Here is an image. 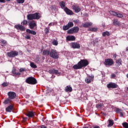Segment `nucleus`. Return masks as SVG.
Listing matches in <instances>:
<instances>
[{
  "mask_svg": "<svg viewBox=\"0 0 128 128\" xmlns=\"http://www.w3.org/2000/svg\"><path fill=\"white\" fill-rule=\"evenodd\" d=\"M88 61L86 60H82L78 64H76L73 66L74 70H80L82 68H86L87 66H88Z\"/></svg>",
  "mask_w": 128,
  "mask_h": 128,
  "instance_id": "1",
  "label": "nucleus"
},
{
  "mask_svg": "<svg viewBox=\"0 0 128 128\" xmlns=\"http://www.w3.org/2000/svg\"><path fill=\"white\" fill-rule=\"evenodd\" d=\"M27 84H36V80L34 77H28L26 80Z\"/></svg>",
  "mask_w": 128,
  "mask_h": 128,
  "instance_id": "2",
  "label": "nucleus"
},
{
  "mask_svg": "<svg viewBox=\"0 0 128 128\" xmlns=\"http://www.w3.org/2000/svg\"><path fill=\"white\" fill-rule=\"evenodd\" d=\"M58 53L56 50H52L50 51V56L51 58H58Z\"/></svg>",
  "mask_w": 128,
  "mask_h": 128,
  "instance_id": "3",
  "label": "nucleus"
},
{
  "mask_svg": "<svg viewBox=\"0 0 128 128\" xmlns=\"http://www.w3.org/2000/svg\"><path fill=\"white\" fill-rule=\"evenodd\" d=\"M18 55V52L17 51H10L7 52V56L9 58H14Z\"/></svg>",
  "mask_w": 128,
  "mask_h": 128,
  "instance_id": "4",
  "label": "nucleus"
},
{
  "mask_svg": "<svg viewBox=\"0 0 128 128\" xmlns=\"http://www.w3.org/2000/svg\"><path fill=\"white\" fill-rule=\"evenodd\" d=\"M104 64L105 66H112L114 64V60L110 58L106 59L104 62Z\"/></svg>",
  "mask_w": 128,
  "mask_h": 128,
  "instance_id": "5",
  "label": "nucleus"
},
{
  "mask_svg": "<svg viewBox=\"0 0 128 128\" xmlns=\"http://www.w3.org/2000/svg\"><path fill=\"white\" fill-rule=\"evenodd\" d=\"M8 96L10 100H14V98H16V94L14 92H9L8 93Z\"/></svg>",
  "mask_w": 128,
  "mask_h": 128,
  "instance_id": "6",
  "label": "nucleus"
},
{
  "mask_svg": "<svg viewBox=\"0 0 128 128\" xmlns=\"http://www.w3.org/2000/svg\"><path fill=\"white\" fill-rule=\"evenodd\" d=\"M72 26H74V23L72 22H68V24L63 26V30H68V28H70Z\"/></svg>",
  "mask_w": 128,
  "mask_h": 128,
  "instance_id": "7",
  "label": "nucleus"
},
{
  "mask_svg": "<svg viewBox=\"0 0 128 128\" xmlns=\"http://www.w3.org/2000/svg\"><path fill=\"white\" fill-rule=\"evenodd\" d=\"M94 76H88L86 79L85 82L86 84H90L92 82H94Z\"/></svg>",
  "mask_w": 128,
  "mask_h": 128,
  "instance_id": "8",
  "label": "nucleus"
},
{
  "mask_svg": "<svg viewBox=\"0 0 128 128\" xmlns=\"http://www.w3.org/2000/svg\"><path fill=\"white\" fill-rule=\"evenodd\" d=\"M107 88H116L118 84L116 83L110 82L107 84Z\"/></svg>",
  "mask_w": 128,
  "mask_h": 128,
  "instance_id": "9",
  "label": "nucleus"
},
{
  "mask_svg": "<svg viewBox=\"0 0 128 128\" xmlns=\"http://www.w3.org/2000/svg\"><path fill=\"white\" fill-rule=\"evenodd\" d=\"M72 9L74 10L75 12H80V10H82L80 9V6L76 5H73L72 6Z\"/></svg>",
  "mask_w": 128,
  "mask_h": 128,
  "instance_id": "10",
  "label": "nucleus"
},
{
  "mask_svg": "<svg viewBox=\"0 0 128 128\" xmlns=\"http://www.w3.org/2000/svg\"><path fill=\"white\" fill-rule=\"evenodd\" d=\"M15 28H16V30H22V32H24V30H26V28L22 25H16Z\"/></svg>",
  "mask_w": 128,
  "mask_h": 128,
  "instance_id": "11",
  "label": "nucleus"
},
{
  "mask_svg": "<svg viewBox=\"0 0 128 128\" xmlns=\"http://www.w3.org/2000/svg\"><path fill=\"white\" fill-rule=\"evenodd\" d=\"M71 46L73 48H80V44H78L77 42L71 43Z\"/></svg>",
  "mask_w": 128,
  "mask_h": 128,
  "instance_id": "12",
  "label": "nucleus"
},
{
  "mask_svg": "<svg viewBox=\"0 0 128 128\" xmlns=\"http://www.w3.org/2000/svg\"><path fill=\"white\" fill-rule=\"evenodd\" d=\"M64 10L65 12H66V14H68L70 16H72V14H74V12H72V10H70L68 8H66L64 9Z\"/></svg>",
  "mask_w": 128,
  "mask_h": 128,
  "instance_id": "13",
  "label": "nucleus"
},
{
  "mask_svg": "<svg viewBox=\"0 0 128 128\" xmlns=\"http://www.w3.org/2000/svg\"><path fill=\"white\" fill-rule=\"evenodd\" d=\"M49 72L50 74H58V76H60V72H58V70L54 69L50 70Z\"/></svg>",
  "mask_w": 128,
  "mask_h": 128,
  "instance_id": "14",
  "label": "nucleus"
},
{
  "mask_svg": "<svg viewBox=\"0 0 128 128\" xmlns=\"http://www.w3.org/2000/svg\"><path fill=\"white\" fill-rule=\"evenodd\" d=\"M36 26V24L34 21H32L29 24V26L31 30H32L34 26Z\"/></svg>",
  "mask_w": 128,
  "mask_h": 128,
  "instance_id": "15",
  "label": "nucleus"
},
{
  "mask_svg": "<svg viewBox=\"0 0 128 128\" xmlns=\"http://www.w3.org/2000/svg\"><path fill=\"white\" fill-rule=\"evenodd\" d=\"M66 40L69 41L76 40V37L74 36H66Z\"/></svg>",
  "mask_w": 128,
  "mask_h": 128,
  "instance_id": "16",
  "label": "nucleus"
},
{
  "mask_svg": "<svg viewBox=\"0 0 128 128\" xmlns=\"http://www.w3.org/2000/svg\"><path fill=\"white\" fill-rule=\"evenodd\" d=\"M33 16H34V20H40V14L38 12L34 14Z\"/></svg>",
  "mask_w": 128,
  "mask_h": 128,
  "instance_id": "17",
  "label": "nucleus"
},
{
  "mask_svg": "<svg viewBox=\"0 0 128 128\" xmlns=\"http://www.w3.org/2000/svg\"><path fill=\"white\" fill-rule=\"evenodd\" d=\"M92 26V22H86L82 24V26L84 28H89V26Z\"/></svg>",
  "mask_w": 128,
  "mask_h": 128,
  "instance_id": "18",
  "label": "nucleus"
},
{
  "mask_svg": "<svg viewBox=\"0 0 128 128\" xmlns=\"http://www.w3.org/2000/svg\"><path fill=\"white\" fill-rule=\"evenodd\" d=\"M65 90L67 92H72V88L70 86H66L65 88Z\"/></svg>",
  "mask_w": 128,
  "mask_h": 128,
  "instance_id": "19",
  "label": "nucleus"
},
{
  "mask_svg": "<svg viewBox=\"0 0 128 128\" xmlns=\"http://www.w3.org/2000/svg\"><path fill=\"white\" fill-rule=\"evenodd\" d=\"M26 32L28 34H33V36H36V32L35 31H34V30H32L30 29H27L26 30Z\"/></svg>",
  "mask_w": 128,
  "mask_h": 128,
  "instance_id": "20",
  "label": "nucleus"
},
{
  "mask_svg": "<svg viewBox=\"0 0 128 128\" xmlns=\"http://www.w3.org/2000/svg\"><path fill=\"white\" fill-rule=\"evenodd\" d=\"M43 56H50V50H44L42 53Z\"/></svg>",
  "mask_w": 128,
  "mask_h": 128,
  "instance_id": "21",
  "label": "nucleus"
},
{
  "mask_svg": "<svg viewBox=\"0 0 128 128\" xmlns=\"http://www.w3.org/2000/svg\"><path fill=\"white\" fill-rule=\"evenodd\" d=\"M12 108H14V107L10 105L6 108V110L8 112H10L12 110Z\"/></svg>",
  "mask_w": 128,
  "mask_h": 128,
  "instance_id": "22",
  "label": "nucleus"
},
{
  "mask_svg": "<svg viewBox=\"0 0 128 128\" xmlns=\"http://www.w3.org/2000/svg\"><path fill=\"white\" fill-rule=\"evenodd\" d=\"M34 114H36L35 112H28L27 116H28V118H32V116H34Z\"/></svg>",
  "mask_w": 128,
  "mask_h": 128,
  "instance_id": "23",
  "label": "nucleus"
},
{
  "mask_svg": "<svg viewBox=\"0 0 128 128\" xmlns=\"http://www.w3.org/2000/svg\"><path fill=\"white\" fill-rule=\"evenodd\" d=\"M60 6H61V8H63L64 10V8H66V2H64V1L60 2Z\"/></svg>",
  "mask_w": 128,
  "mask_h": 128,
  "instance_id": "24",
  "label": "nucleus"
},
{
  "mask_svg": "<svg viewBox=\"0 0 128 128\" xmlns=\"http://www.w3.org/2000/svg\"><path fill=\"white\" fill-rule=\"evenodd\" d=\"M28 20H34V14H29L27 16Z\"/></svg>",
  "mask_w": 128,
  "mask_h": 128,
  "instance_id": "25",
  "label": "nucleus"
},
{
  "mask_svg": "<svg viewBox=\"0 0 128 128\" xmlns=\"http://www.w3.org/2000/svg\"><path fill=\"white\" fill-rule=\"evenodd\" d=\"M122 64V59H118L116 60V66L118 67Z\"/></svg>",
  "mask_w": 128,
  "mask_h": 128,
  "instance_id": "26",
  "label": "nucleus"
},
{
  "mask_svg": "<svg viewBox=\"0 0 128 128\" xmlns=\"http://www.w3.org/2000/svg\"><path fill=\"white\" fill-rule=\"evenodd\" d=\"M10 102H12V99L8 98H6V100H5L4 102V104H10Z\"/></svg>",
  "mask_w": 128,
  "mask_h": 128,
  "instance_id": "27",
  "label": "nucleus"
},
{
  "mask_svg": "<svg viewBox=\"0 0 128 128\" xmlns=\"http://www.w3.org/2000/svg\"><path fill=\"white\" fill-rule=\"evenodd\" d=\"M108 126H114V120H108Z\"/></svg>",
  "mask_w": 128,
  "mask_h": 128,
  "instance_id": "28",
  "label": "nucleus"
},
{
  "mask_svg": "<svg viewBox=\"0 0 128 128\" xmlns=\"http://www.w3.org/2000/svg\"><path fill=\"white\" fill-rule=\"evenodd\" d=\"M113 24L114 26H120V22L116 20H113Z\"/></svg>",
  "mask_w": 128,
  "mask_h": 128,
  "instance_id": "29",
  "label": "nucleus"
},
{
  "mask_svg": "<svg viewBox=\"0 0 128 128\" xmlns=\"http://www.w3.org/2000/svg\"><path fill=\"white\" fill-rule=\"evenodd\" d=\"M110 32H108V31H106L105 32H104L102 33V36H110Z\"/></svg>",
  "mask_w": 128,
  "mask_h": 128,
  "instance_id": "30",
  "label": "nucleus"
},
{
  "mask_svg": "<svg viewBox=\"0 0 128 128\" xmlns=\"http://www.w3.org/2000/svg\"><path fill=\"white\" fill-rule=\"evenodd\" d=\"M72 28H73L74 33L78 32V30H80V28H78V26L74 27Z\"/></svg>",
  "mask_w": 128,
  "mask_h": 128,
  "instance_id": "31",
  "label": "nucleus"
},
{
  "mask_svg": "<svg viewBox=\"0 0 128 128\" xmlns=\"http://www.w3.org/2000/svg\"><path fill=\"white\" fill-rule=\"evenodd\" d=\"M30 66L31 68H37L36 65L33 62H30Z\"/></svg>",
  "mask_w": 128,
  "mask_h": 128,
  "instance_id": "32",
  "label": "nucleus"
},
{
  "mask_svg": "<svg viewBox=\"0 0 128 128\" xmlns=\"http://www.w3.org/2000/svg\"><path fill=\"white\" fill-rule=\"evenodd\" d=\"M110 14H112V16H116L118 13L114 11H110Z\"/></svg>",
  "mask_w": 128,
  "mask_h": 128,
  "instance_id": "33",
  "label": "nucleus"
},
{
  "mask_svg": "<svg viewBox=\"0 0 128 128\" xmlns=\"http://www.w3.org/2000/svg\"><path fill=\"white\" fill-rule=\"evenodd\" d=\"M88 30H90V32H96V30H98V28H89Z\"/></svg>",
  "mask_w": 128,
  "mask_h": 128,
  "instance_id": "34",
  "label": "nucleus"
},
{
  "mask_svg": "<svg viewBox=\"0 0 128 128\" xmlns=\"http://www.w3.org/2000/svg\"><path fill=\"white\" fill-rule=\"evenodd\" d=\"M102 106H104V104H98L96 106V107L98 108H102Z\"/></svg>",
  "mask_w": 128,
  "mask_h": 128,
  "instance_id": "35",
  "label": "nucleus"
},
{
  "mask_svg": "<svg viewBox=\"0 0 128 128\" xmlns=\"http://www.w3.org/2000/svg\"><path fill=\"white\" fill-rule=\"evenodd\" d=\"M68 34H74V29L72 28L69 30L68 31Z\"/></svg>",
  "mask_w": 128,
  "mask_h": 128,
  "instance_id": "36",
  "label": "nucleus"
},
{
  "mask_svg": "<svg viewBox=\"0 0 128 128\" xmlns=\"http://www.w3.org/2000/svg\"><path fill=\"white\" fill-rule=\"evenodd\" d=\"M52 44L54 46H58V41L56 40H54Z\"/></svg>",
  "mask_w": 128,
  "mask_h": 128,
  "instance_id": "37",
  "label": "nucleus"
},
{
  "mask_svg": "<svg viewBox=\"0 0 128 128\" xmlns=\"http://www.w3.org/2000/svg\"><path fill=\"white\" fill-rule=\"evenodd\" d=\"M122 126L124 128H128V124L126 122L122 123Z\"/></svg>",
  "mask_w": 128,
  "mask_h": 128,
  "instance_id": "38",
  "label": "nucleus"
},
{
  "mask_svg": "<svg viewBox=\"0 0 128 128\" xmlns=\"http://www.w3.org/2000/svg\"><path fill=\"white\" fill-rule=\"evenodd\" d=\"M18 4H24V0H16Z\"/></svg>",
  "mask_w": 128,
  "mask_h": 128,
  "instance_id": "39",
  "label": "nucleus"
},
{
  "mask_svg": "<svg viewBox=\"0 0 128 128\" xmlns=\"http://www.w3.org/2000/svg\"><path fill=\"white\" fill-rule=\"evenodd\" d=\"M45 34H48L50 32V28H47L44 29Z\"/></svg>",
  "mask_w": 128,
  "mask_h": 128,
  "instance_id": "40",
  "label": "nucleus"
},
{
  "mask_svg": "<svg viewBox=\"0 0 128 128\" xmlns=\"http://www.w3.org/2000/svg\"><path fill=\"white\" fill-rule=\"evenodd\" d=\"M116 16H117V18H124V15L122 14H117V15Z\"/></svg>",
  "mask_w": 128,
  "mask_h": 128,
  "instance_id": "41",
  "label": "nucleus"
},
{
  "mask_svg": "<svg viewBox=\"0 0 128 128\" xmlns=\"http://www.w3.org/2000/svg\"><path fill=\"white\" fill-rule=\"evenodd\" d=\"M8 86V83L6 82H4L3 84H2V86Z\"/></svg>",
  "mask_w": 128,
  "mask_h": 128,
  "instance_id": "42",
  "label": "nucleus"
},
{
  "mask_svg": "<svg viewBox=\"0 0 128 128\" xmlns=\"http://www.w3.org/2000/svg\"><path fill=\"white\" fill-rule=\"evenodd\" d=\"M20 72H26V68H20L19 70Z\"/></svg>",
  "mask_w": 128,
  "mask_h": 128,
  "instance_id": "43",
  "label": "nucleus"
},
{
  "mask_svg": "<svg viewBox=\"0 0 128 128\" xmlns=\"http://www.w3.org/2000/svg\"><path fill=\"white\" fill-rule=\"evenodd\" d=\"M122 112V110L120 108H116V112L118 114V112Z\"/></svg>",
  "mask_w": 128,
  "mask_h": 128,
  "instance_id": "44",
  "label": "nucleus"
},
{
  "mask_svg": "<svg viewBox=\"0 0 128 128\" xmlns=\"http://www.w3.org/2000/svg\"><path fill=\"white\" fill-rule=\"evenodd\" d=\"M28 24V21H26V20H24L22 22V24Z\"/></svg>",
  "mask_w": 128,
  "mask_h": 128,
  "instance_id": "45",
  "label": "nucleus"
},
{
  "mask_svg": "<svg viewBox=\"0 0 128 128\" xmlns=\"http://www.w3.org/2000/svg\"><path fill=\"white\" fill-rule=\"evenodd\" d=\"M0 42H1L2 44H6V41L4 40H1Z\"/></svg>",
  "mask_w": 128,
  "mask_h": 128,
  "instance_id": "46",
  "label": "nucleus"
},
{
  "mask_svg": "<svg viewBox=\"0 0 128 128\" xmlns=\"http://www.w3.org/2000/svg\"><path fill=\"white\" fill-rule=\"evenodd\" d=\"M25 38H26V40H30V35H26L25 36Z\"/></svg>",
  "mask_w": 128,
  "mask_h": 128,
  "instance_id": "47",
  "label": "nucleus"
},
{
  "mask_svg": "<svg viewBox=\"0 0 128 128\" xmlns=\"http://www.w3.org/2000/svg\"><path fill=\"white\" fill-rule=\"evenodd\" d=\"M12 72L13 74H14V76H16V70H13L12 71Z\"/></svg>",
  "mask_w": 128,
  "mask_h": 128,
  "instance_id": "48",
  "label": "nucleus"
},
{
  "mask_svg": "<svg viewBox=\"0 0 128 128\" xmlns=\"http://www.w3.org/2000/svg\"><path fill=\"white\" fill-rule=\"evenodd\" d=\"M116 74H112L111 75V78H116Z\"/></svg>",
  "mask_w": 128,
  "mask_h": 128,
  "instance_id": "49",
  "label": "nucleus"
},
{
  "mask_svg": "<svg viewBox=\"0 0 128 128\" xmlns=\"http://www.w3.org/2000/svg\"><path fill=\"white\" fill-rule=\"evenodd\" d=\"M113 58H116V54H113Z\"/></svg>",
  "mask_w": 128,
  "mask_h": 128,
  "instance_id": "50",
  "label": "nucleus"
},
{
  "mask_svg": "<svg viewBox=\"0 0 128 128\" xmlns=\"http://www.w3.org/2000/svg\"><path fill=\"white\" fill-rule=\"evenodd\" d=\"M15 76H20V72H16V74H15Z\"/></svg>",
  "mask_w": 128,
  "mask_h": 128,
  "instance_id": "51",
  "label": "nucleus"
},
{
  "mask_svg": "<svg viewBox=\"0 0 128 128\" xmlns=\"http://www.w3.org/2000/svg\"><path fill=\"white\" fill-rule=\"evenodd\" d=\"M74 22H75V24H78V20H74Z\"/></svg>",
  "mask_w": 128,
  "mask_h": 128,
  "instance_id": "52",
  "label": "nucleus"
},
{
  "mask_svg": "<svg viewBox=\"0 0 128 128\" xmlns=\"http://www.w3.org/2000/svg\"><path fill=\"white\" fill-rule=\"evenodd\" d=\"M4 0H0V2H4Z\"/></svg>",
  "mask_w": 128,
  "mask_h": 128,
  "instance_id": "53",
  "label": "nucleus"
},
{
  "mask_svg": "<svg viewBox=\"0 0 128 128\" xmlns=\"http://www.w3.org/2000/svg\"><path fill=\"white\" fill-rule=\"evenodd\" d=\"M94 128H100V126H95L94 127Z\"/></svg>",
  "mask_w": 128,
  "mask_h": 128,
  "instance_id": "54",
  "label": "nucleus"
},
{
  "mask_svg": "<svg viewBox=\"0 0 128 128\" xmlns=\"http://www.w3.org/2000/svg\"><path fill=\"white\" fill-rule=\"evenodd\" d=\"M48 26H52V23H50Z\"/></svg>",
  "mask_w": 128,
  "mask_h": 128,
  "instance_id": "55",
  "label": "nucleus"
},
{
  "mask_svg": "<svg viewBox=\"0 0 128 128\" xmlns=\"http://www.w3.org/2000/svg\"><path fill=\"white\" fill-rule=\"evenodd\" d=\"M126 50H128V47H127V48H126Z\"/></svg>",
  "mask_w": 128,
  "mask_h": 128,
  "instance_id": "56",
  "label": "nucleus"
},
{
  "mask_svg": "<svg viewBox=\"0 0 128 128\" xmlns=\"http://www.w3.org/2000/svg\"><path fill=\"white\" fill-rule=\"evenodd\" d=\"M7 2H10V0H6Z\"/></svg>",
  "mask_w": 128,
  "mask_h": 128,
  "instance_id": "57",
  "label": "nucleus"
},
{
  "mask_svg": "<svg viewBox=\"0 0 128 128\" xmlns=\"http://www.w3.org/2000/svg\"><path fill=\"white\" fill-rule=\"evenodd\" d=\"M126 77L128 78V74H126Z\"/></svg>",
  "mask_w": 128,
  "mask_h": 128,
  "instance_id": "58",
  "label": "nucleus"
},
{
  "mask_svg": "<svg viewBox=\"0 0 128 128\" xmlns=\"http://www.w3.org/2000/svg\"><path fill=\"white\" fill-rule=\"evenodd\" d=\"M127 90H128V87L127 88Z\"/></svg>",
  "mask_w": 128,
  "mask_h": 128,
  "instance_id": "59",
  "label": "nucleus"
},
{
  "mask_svg": "<svg viewBox=\"0 0 128 128\" xmlns=\"http://www.w3.org/2000/svg\"><path fill=\"white\" fill-rule=\"evenodd\" d=\"M24 120H26V119H24Z\"/></svg>",
  "mask_w": 128,
  "mask_h": 128,
  "instance_id": "60",
  "label": "nucleus"
}]
</instances>
